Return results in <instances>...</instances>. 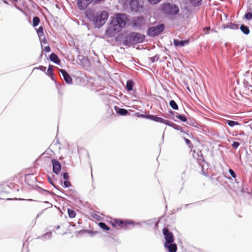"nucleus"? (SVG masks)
<instances>
[{"mask_svg":"<svg viewBox=\"0 0 252 252\" xmlns=\"http://www.w3.org/2000/svg\"><path fill=\"white\" fill-rule=\"evenodd\" d=\"M60 72L63 75L64 80L67 84H71L72 83V79L69 74L64 69H60Z\"/></svg>","mask_w":252,"mask_h":252,"instance_id":"9d476101","label":"nucleus"},{"mask_svg":"<svg viewBox=\"0 0 252 252\" xmlns=\"http://www.w3.org/2000/svg\"><path fill=\"white\" fill-rule=\"evenodd\" d=\"M53 65H50L48 67L47 72H46V74L50 76L52 79H53L54 76V71H53Z\"/></svg>","mask_w":252,"mask_h":252,"instance_id":"a211bd4d","label":"nucleus"},{"mask_svg":"<svg viewBox=\"0 0 252 252\" xmlns=\"http://www.w3.org/2000/svg\"><path fill=\"white\" fill-rule=\"evenodd\" d=\"M40 19L39 18V17H38L37 16L34 17L33 18V21H32L33 26L36 27L37 25H38L40 23Z\"/></svg>","mask_w":252,"mask_h":252,"instance_id":"393cba45","label":"nucleus"},{"mask_svg":"<svg viewBox=\"0 0 252 252\" xmlns=\"http://www.w3.org/2000/svg\"><path fill=\"white\" fill-rule=\"evenodd\" d=\"M170 126H172L173 127H174L175 129H177V130H181L182 132L184 134H188L187 133V132L184 131V130H183V128L181 126H178V125H176L175 124H174V123H172L171 122V123H170Z\"/></svg>","mask_w":252,"mask_h":252,"instance_id":"aec40b11","label":"nucleus"},{"mask_svg":"<svg viewBox=\"0 0 252 252\" xmlns=\"http://www.w3.org/2000/svg\"><path fill=\"white\" fill-rule=\"evenodd\" d=\"M210 29V27H205L203 29V31H207V33H208V31Z\"/></svg>","mask_w":252,"mask_h":252,"instance_id":"a18cd8bd","label":"nucleus"},{"mask_svg":"<svg viewBox=\"0 0 252 252\" xmlns=\"http://www.w3.org/2000/svg\"><path fill=\"white\" fill-rule=\"evenodd\" d=\"M164 26L162 24L158 25L156 27H151L148 31V34L151 36H155L159 34L164 30Z\"/></svg>","mask_w":252,"mask_h":252,"instance_id":"39448f33","label":"nucleus"},{"mask_svg":"<svg viewBox=\"0 0 252 252\" xmlns=\"http://www.w3.org/2000/svg\"><path fill=\"white\" fill-rule=\"evenodd\" d=\"M123 221L124 220L120 219H115L114 220L110 221V223L114 227H116L117 226H119L121 227L123 224Z\"/></svg>","mask_w":252,"mask_h":252,"instance_id":"2eb2a0df","label":"nucleus"},{"mask_svg":"<svg viewBox=\"0 0 252 252\" xmlns=\"http://www.w3.org/2000/svg\"><path fill=\"white\" fill-rule=\"evenodd\" d=\"M185 141H186V143L188 144V145H190L191 144V142L188 139H187L186 138H184Z\"/></svg>","mask_w":252,"mask_h":252,"instance_id":"c03bdc74","label":"nucleus"},{"mask_svg":"<svg viewBox=\"0 0 252 252\" xmlns=\"http://www.w3.org/2000/svg\"><path fill=\"white\" fill-rule=\"evenodd\" d=\"M95 216H96V217H95V219H97V217H99V216H98V215H95Z\"/></svg>","mask_w":252,"mask_h":252,"instance_id":"49530a36","label":"nucleus"},{"mask_svg":"<svg viewBox=\"0 0 252 252\" xmlns=\"http://www.w3.org/2000/svg\"><path fill=\"white\" fill-rule=\"evenodd\" d=\"M105 0H93L92 2L94 4H96L103 3L105 1Z\"/></svg>","mask_w":252,"mask_h":252,"instance_id":"7c9ffc66","label":"nucleus"},{"mask_svg":"<svg viewBox=\"0 0 252 252\" xmlns=\"http://www.w3.org/2000/svg\"><path fill=\"white\" fill-rule=\"evenodd\" d=\"M174 45L176 47H183L185 45H187L189 43V40L186 39L185 40H179L178 39H174L173 40Z\"/></svg>","mask_w":252,"mask_h":252,"instance_id":"9b49d317","label":"nucleus"},{"mask_svg":"<svg viewBox=\"0 0 252 252\" xmlns=\"http://www.w3.org/2000/svg\"><path fill=\"white\" fill-rule=\"evenodd\" d=\"M134 223L133 221L129 220H124L121 228L124 229H129L133 227Z\"/></svg>","mask_w":252,"mask_h":252,"instance_id":"ddd939ff","label":"nucleus"},{"mask_svg":"<svg viewBox=\"0 0 252 252\" xmlns=\"http://www.w3.org/2000/svg\"><path fill=\"white\" fill-rule=\"evenodd\" d=\"M130 6L132 10H137L138 8V1L136 0H131L130 1Z\"/></svg>","mask_w":252,"mask_h":252,"instance_id":"dca6fc26","label":"nucleus"},{"mask_svg":"<svg viewBox=\"0 0 252 252\" xmlns=\"http://www.w3.org/2000/svg\"><path fill=\"white\" fill-rule=\"evenodd\" d=\"M164 246L169 252H176L177 251V246L175 243L164 244Z\"/></svg>","mask_w":252,"mask_h":252,"instance_id":"f8f14e48","label":"nucleus"},{"mask_svg":"<svg viewBox=\"0 0 252 252\" xmlns=\"http://www.w3.org/2000/svg\"><path fill=\"white\" fill-rule=\"evenodd\" d=\"M49 58L52 62L56 63L57 64H60L61 63V60L58 58V56L55 53H52L50 55Z\"/></svg>","mask_w":252,"mask_h":252,"instance_id":"4468645a","label":"nucleus"},{"mask_svg":"<svg viewBox=\"0 0 252 252\" xmlns=\"http://www.w3.org/2000/svg\"><path fill=\"white\" fill-rule=\"evenodd\" d=\"M202 0H190L191 4L196 6L200 4Z\"/></svg>","mask_w":252,"mask_h":252,"instance_id":"cd10ccee","label":"nucleus"},{"mask_svg":"<svg viewBox=\"0 0 252 252\" xmlns=\"http://www.w3.org/2000/svg\"><path fill=\"white\" fill-rule=\"evenodd\" d=\"M226 122L228 126H239L240 125V124L238 122L231 121V120H226Z\"/></svg>","mask_w":252,"mask_h":252,"instance_id":"b1692460","label":"nucleus"},{"mask_svg":"<svg viewBox=\"0 0 252 252\" xmlns=\"http://www.w3.org/2000/svg\"><path fill=\"white\" fill-rule=\"evenodd\" d=\"M53 170L56 174H59L61 169V164L60 162L55 159L52 160Z\"/></svg>","mask_w":252,"mask_h":252,"instance_id":"1a4fd4ad","label":"nucleus"},{"mask_svg":"<svg viewBox=\"0 0 252 252\" xmlns=\"http://www.w3.org/2000/svg\"><path fill=\"white\" fill-rule=\"evenodd\" d=\"M67 213L70 218H74L76 216V212L72 209H67Z\"/></svg>","mask_w":252,"mask_h":252,"instance_id":"5701e85b","label":"nucleus"},{"mask_svg":"<svg viewBox=\"0 0 252 252\" xmlns=\"http://www.w3.org/2000/svg\"><path fill=\"white\" fill-rule=\"evenodd\" d=\"M4 2L6 4H7L8 3L6 2V1H4Z\"/></svg>","mask_w":252,"mask_h":252,"instance_id":"8fccbe9b","label":"nucleus"},{"mask_svg":"<svg viewBox=\"0 0 252 252\" xmlns=\"http://www.w3.org/2000/svg\"><path fill=\"white\" fill-rule=\"evenodd\" d=\"M229 172L233 178H235L236 177V175L232 169H229Z\"/></svg>","mask_w":252,"mask_h":252,"instance_id":"f704fd0d","label":"nucleus"},{"mask_svg":"<svg viewBox=\"0 0 252 252\" xmlns=\"http://www.w3.org/2000/svg\"><path fill=\"white\" fill-rule=\"evenodd\" d=\"M60 228V226L58 225L57 227V228Z\"/></svg>","mask_w":252,"mask_h":252,"instance_id":"3c124183","label":"nucleus"},{"mask_svg":"<svg viewBox=\"0 0 252 252\" xmlns=\"http://www.w3.org/2000/svg\"><path fill=\"white\" fill-rule=\"evenodd\" d=\"M125 25L126 22L124 19V15L122 14H118L112 19L107 30V33L111 34L115 32H118L121 31Z\"/></svg>","mask_w":252,"mask_h":252,"instance_id":"f257e3e1","label":"nucleus"},{"mask_svg":"<svg viewBox=\"0 0 252 252\" xmlns=\"http://www.w3.org/2000/svg\"><path fill=\"white\" fill-rule=\"evenodd\" d=\"M99 226L103 230L108 231L110 230V228L105 223L100 222L98 223Z\"/></svg>","mask_w":252,"mask_h":252,"instance_id":"a878e982","label":"nucleus"},{"mask_svg":"<svg viewBox=\"0 0 252 252\" xmlns=\"http://www.w3.org/2000/svg\"><path fill=\"white\" fill-rule=\"evenodd\" d=\"M149 2L151 4H155L159 1H161V0H148Z\"/></svg>","mask_w":252,"mask_h":252,"instance_id":"473e14b6","label":"nucleus"},{"mask_svg":"<svg viewBox=\"0 0 252 252\" xmlns=\"http://www.w3.org/2000/svg\"><path fill=\"white\" fill-rule=\"evenodd\" d=\"M43 38L42 39L41 38V39L40 40L43 43H44V44H46L47 43V40H46V39L45 38L44 36H43Z\"/></svg>","mask_w":252,"mask_h":252,"instance_id":"37998d69","label":"nucleus"},{"mask_svg":"<svg viewBox=\"0 0 252 252\" xmlns=\"http://www.w3.org/2000/svg\"><path fill=\"white\" fill-rule=\"evenodd\" d=\"M144 117H145L147 119L152 120L154 121L157 122H159V123L166 124L167 125H170V123H171V122L169 121L164 120V119H162V118L158 117L157 116L145 115V116H144Z\"/></svg>","mask_w":252,"mask_h":252,"instance_id":"0eeeda50","label":"nucleus"},{"mask_svg":"<svg viewBox=\"0 0 252 252\" xmlns=\"http://www.w3.org/2000/svg\"><path fill=\"white\" fill-rule=\"evenodd\" d=\"M163 234L164 236L165 242L164 244L172 243L174 241L173 234L170 232L167 228H164L162 229Z\"/></svg>","mask_w":252,"mask_h":252,"instance_id":"423d86ee","label":"nucleus"},{"mask_svg":"<svg viewBox=\"0 0 252 252\" xmlns=\"http://www.w3.org/2000/svg\"><path fill=\"white\" fill-rule=\"evenodd\" d=\"M44 51L46 52H49L51 51L50 47L49 46H46L44 48Z\"/></svg>","mask_w":252,"mask_h":252,"instance_id":"e433bc0d","label":"nucleus"},{"mask_svg":"<svg viewBox=\"0 0 252 252\" xmlns=\"http://www.w3.org/2000/svg\"><path fill=\"white\" fill-rule=\"evenodd\" d=\"M133 85H134V83H133V81H132L131 80H129L126 82V88L128 92H130L132 90Z\"/></svg>","mask_w":252,"mask_h":252,"instance_id":"6ab92c4d","label":"nucleus"},{"mask_svg":"<svg viewBox=\"0 0 252 252\" xmlns=\"http://www.w3.org/2000/svg\"><path fill=\"white\" fill-rule=\"evenodd\" d=\"M240 145V144L238 142H234L233 144H232V147L234 148V149H237L239 146Z\"/></svg>","mask_w":252,"mask_h":252,"instance_id":"72a5a7b5","label":"nucleus"},{"mask_svg":"<svg viewBox=\"0 0 252 252\" xmlns=\"http://www.w3.org/2000/svg\"><path fill=\"white\" fill-rule=\"evenodd\" d=\"M115 109L118 114L122 116H125L128 113L126 109L123 108H120L117 106H115Z\"/></svg>","mask_w":252,"mask_h":252,"instance_id":"f3484780","label":"nucleus"},{"mask_svg":"<svg viewBox=\"0 0 252 252\" xmlns=\"http://www.w3.org/2000/svg\"><path fill=\"white\" fill-rule=\"evenodd\" d=\"M250 87H251V88H252V86H250Z\"/></svg>","mask_w":252,"mask_h":252,"instance_id":"603ef678","label":"nucleus"},{"mask_svg":"<svg viewBox=\"0 0 252 252\" xmlns=\"http://www.w3.org/2000/svg\"><path fill=\"white\" fill-rule=\"evenodd\" d=\"M108 15V12L106 11L98 12L94 16L93 21L96 27L100 28L105 23Z\"/></svg>","mask_w":252,"mask_h":252,"instance_id":"7ed1b4c3","label":"nucleus"},{"mask_svg":"<svg viewBox=\"0 0 252 252\" xmlns=\"http://www.w3.org/2000/svg\"><path fill=\"white\" fill-rule=\"evenodd\" d=\"M48 182L52 185L54 186V184H53V181L51 179V178L49 176H48Z\"/></svg>","mask_w":252,"mask_h":252,"instance_id":"79ce46f5","label":"nucleus"},{"mask_svg":"<svg viewBox=\"0 0 252 252\" xmlns=\"http://www.w3.org/2000/svg\"><path fill=\"white\" fill-rule=\"evenodd\" d=\"M145 36L140 33L131 32L125 36L124 44L129 46L131 45L142 42Z\"/></svg>","mask_w":252,"mask_h":252,"instance_id":"f03ea898","label":"nucleus"},{"mask_svg":"<svg viewBox=\"0 0 252 252\" xmlns=\"http://www.w3.org/2000/svg\"><path fill=\"white\" fill-rule=\"evenodd\" d=\"M169 105L173 109H174V110L178 109V106L174 100H171L169 102Z\"/></svg>","mask_w":252,"mask_h":252,"instance_id":"bb28decb","label":"nucleus"},{"mask_svg":"<svg viewBox=\"0 0 252 252\" xmlns=\"http://www.w3.org/2000/svg\"><path fill=\"white\" fill-rule=\"evenodd\" d=\"M245 17L247 20L252 19V12H248L245 15Z\"/></svg>","mask_w":252,"mask_h":252,"instance_id":"c756f323","label":"nucleus"},{"mask_svg":"<svg viewBox=\"0 0 252 252\" xmlns=\"http://www.w3.org/2000/svg\"><path fill=\"white\" fill-rule=\"evenodd\" d=\"M241 31L245 34H248L250 33V30L248 27L242 25L240 27Z\"/></svg>","mask_w":252,"mask_h":252,"instance_id":"4be33fe9","label":"nucleus"},{"mask_svg":"<svg viewBox=\"0 0 252 252\" xmlns=\"http://www.w3.org/2000/svg\"><path fill=\"white\" fill-rule=\"evenodd\" d=\"M63 177L65 180H68L69 178L68 174L66 172L63 174Z\"/></svg>","mask_w":252,"mask_h":252,"instance_id":"58836bf2","label":"nucleus"},{"mask_svg":"<svg viewBox=\"0 0 252 252\" xmlns=\"http://www.w3.org/2000/svg\"><path fill=\"white\" fill-rule=\"evenodd\" d=\"M63 184H64V187H66V188H68V187L71 186V183L68 181H64Z\"/></svg>","mask_w":252,"mask_h":252,"instance_id":"c9c22d12","label":"nucleus"},{"mask_svg":"<svg viewBox=\"0 0 252 252\" xmlns=\"http://www.w3.org/2000/svg\"><path fill=\"white\" fill-rule=\"evenodd\" d=\"M95 216H96V217H95V219H97V217H99V216H98V215H95Z\"/></svg>","mask_w":252,"mask_h":252,"instance_id":"de8ad7c7","label":"nucleus"},{"mask_svg":"<svg viewBox=\"0 0 252 252\" xmlns=\"http://www.w3.org/2000/svg\"><path fill=\"white\" fill-rule=\"evenodd\" d=\"M107 112L110 116L114 115V112L113 111L112 109L110 106H108L107 109Z\"/></svg>","mask_w":252,"mask_h":252,"instance_id":"2f4dec72","label":"nucleus"},{"mask_svg":"<svg viewBox=\"0 0 252 252\" xmlns=\"http://www.w3.org/2000/svg\"><path fill=\"white\" fill-rule=\"evenodd\" d=\"M95 216H96V217H95V219H97V217H99V216H98V215H95Z\"/></svg>","mask_w":252,"mask_h":252,"instance_id":"09e8293b","label":"nucleus"},{"mask_svg":"<svg viewBox=\"0 0 252 252\" xmlns=\"http://www.w3.org/2000/svg\"><path fill=\"white\" fill-rule=\"evenodd\" d=\"M39 69L40 70H41V71H45L46 69V67L45 66H42V65H41L39 67Z\"/></svg>","mask_w":252,"mask_h":252,"instance_id":"ea45409f","label":"nucleus"},{"mask_svg":"<svg viewBox=\"0 0 252 252\" xmlns=\"http://www.w3.org/2000/svg\"><path fill=\"white\" fill-rule=\"evenodd\" d=\"M36 32L39 36L40 40L41 39V37L44 36L43 28L42 27H39L37 30Z\"/></svg>","mask_w":252,"mask_h":252,"instance_id":"412c9836","label":"nucleus"},{"mask_svg":"<svg viewBox=\"0 0 252 252\" xmlns=\"http://www.w3.org/2000/svg\"><path fill=\"white\" fill-rule=\"evenodd\" d=\"M9 0L12 4H13L16 6V3L18 2V0Z\"/></svg>","mask_w":252,"mask_h":252,"instance_id":"a19ab883","label":"nucleus"},{"mask_svg":"<svg viewBox=\"0 0 252 252\" xmlns=\"http://www.w3.org/2000/svg\"><path fill=\"white\" fill-rule=\"evenodd\" d=\"M93 0H78L77 5L79 9H86L92 2Z\"/></svg>","mask_w":252,"mask_h":252,"instance_id":"6e6552de","label":"nucleus"},{"mask_svg":"<svg viewBox=\"0 0 252 252\" xmlns=\"http://www.w3.org/2000/svg\"><path fill=\"white\" fill-rule=\"evenodd\" d=\"M161 10L165 14L168 15H176L179 11L178 6L170 3H163L161 5Z\"/></svg>","mask_w":252,"mask_h":252,"instance_id":"20e7f679","label":"nucleus"},{"mask_svg":"<svg viewBox=\"0 0 252 252\" xmlns=\"http://www.w3.org/2000/svg\"><path fill=\"white\" fill-rule=\"evenodd\" d=\"M158 57L157 56H155V57H152L151 58V60L152 62H153V63L155 62V61H158Z\"/></svg>","mask_w":252,"mask_h":252,"instance_id":"4c0bfd02","label":"nucleus"},{"mask_svg":"<svg viewBox=\"0 0 252 252\" xmlns=\"http://www.w3.org/2000/svg\"><path fill=\"white\" fill-rule=\"evenodd\" d=\"M176 117L178 119H179V120H180L181 121H182V122H186L187 119V118H186V117L185 116H183V115H177L176 116Z\"/></svg>","mask_w":252,"mask_h":252,"instance_id":"c85d7f7f","label":"nucleus"}]
</instances>
